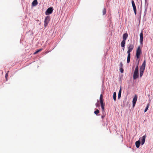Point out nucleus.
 Instances as JSON below:
<instances>
[{
    "label": "nucleus",
    "mask_w": 153,
    "mask_h": 153,
    "mask_svg": "<svg viewBox=\"0 0 153 153\" xmlns=\"http://www.w3.org/2000/svg\"><path fill=\"white\" fill-rule=\"evenodd\" d=\"M128 50L127 51V53H130L132 51L134 48V45L132 44H130L128 45Z\"/></svg>",
    "instance_id": "4"
},
{
    "label": "nucleus",
    "mask_w": 153,
    "mask_h": 153,
    "mask_svg": "<svg viewBox=\"0 0 153 153\" xmlns=\"http://www.w3.org/2000/svg\"><path fill=\"white\" fill-rule=\"evenodd\" d=\"M99 113V111L98 109L96 110L94 112V113L96 115H97Z\"/></svg>",
    "instance_id": "23"
},
{
    "label": "nucleus",
    "mask_w": 153,
    "mask_h": 153,
    "mask_svg": "<svg viewBox=\"0 0 153 153\" xmlns=\"http://www.w3.org/2000/svg\"><path fill=\"white\" fill-rule=\"evenodd\" d=\"M8 76V75H7V74H5V77H7Z\"/></svg>",
    "instance_id": "28"
},
{
    "label": "nucleus",
    "mask_w": 153,
    "mask_h": 153,
    "mask_svg": "<svg viewBox=\"0 0 153 153\" xmlns=\"http://www.w3.org/2000/svg\"><path fill=\"white\" fill-rule=\"evenodd\" d=\"M120 68H122L123 67V64L122 62L120 63Z\"/></svg>",
    "instance_id": "26"
},
{
    "label": "nucleus",
    "mask_w": 153,
    "mask_h": 153,
    "mask_svg": "<svg viewBox=\"0 0 153 153\" xmlns=\"http://www.w3.org/2000/svg\"><path fill=\"white\" fill-rule=\"evenodd\" d=\"M139 61H138L137 64L136 66V67L135 68H137V69H138V65L139 64Z\"/></svg>",
    "instance_id": "25"
},
{
    "label": "nucleus",
    "mask_w": 153,
    "mask_h": 153,
    "mask_svg": "<svg viewBox=\"0 0 153 153\" xmlns=\"http://www.w3.org/2000/svg\"><path fill=\"white\" fill-rule=\"evenodd\" d=\"M120 72L121 73H123V72L124 70H123V68H120Z\"/></svg>",
    "instance_id": "24"
},
{
    "label": "nucleus",
    "mask_w": 153,
    "mask_h": 153,
    "mask_svg": "<svg viewBox=\"0 0 153 153\" xmlns=\"http://www.w3.org/2000/svg\"><path fill=\"white\" fill-rule=\"evenodd\" d=\"M106 12V10L105 8H104L103 10L102 11V13H103V15H105Z\"/></svg>",
    "instance_id": "19"
},
{
    "label": "nucleus",
    "mask_w": 153,
    "mask_h": 153,
    "mask_svg": "<svg viewBox=\"0 0 153 153\" xmlns=\"http://www.w3.org/2000/svg\"><path fill=\"white\" fill-rule=\"evenodd\" d=\"M145 0L146 1V0Z\"/></svg>",
    "instance_id": "30"
},
{
    "label": "nucleus",
    "mask_w": 153,
    "mask_h": 153,
    "mask_svg": "<svg viewBox=\"0 0 153 153\" xmlns=\"http://www.w3.org/2000/svg\"><path fill=\"white\" fill-rule=\"evenodd\" d=\"M116 92H114L113 95V98L114 100L115 101L116 100Z\"/></svg>",
    "instance_id": "18"
},
{
    "label": "nucleus",
    "mask_w": 153,
    "mask_h": 153,
    "mask_svg": "<svg viewBox=\"0 0 153 153\" xmlns=\"http://www.w3.org/2000/svg\"><path fill=\"white\" fill-rule=\"evenodd\" d=\"M100 104H104L103 102V96L102 94H101L100 96Z\"/></svg>",
    "instance_id": "12"
},
{
    "label": "nucleus",
    "mask_w": 153,
    "mask_h": 153,
    "mask_svg": "<svg viewBox=\"0 0 153 153\" xmlns=\"http://www.w3.org/2000/svg\"><path fill=\"white\" fill-rule=\"evenodd\" d=\"M121 88H120V89L119 91L118 95V99H119L121 96Z\"/></svg>",
    "instance_id": "17"
},
{
    "label": "nucleus",
    "mask_w": 153,
    "mask_h": 153,
    "mask_svg": "<svg viewBox=\"0 0 153 153\" xmlns=\"http://www.w3.org/2000/svg\"><path fill=\"white\" fill-rule=\"evenodd\" d=\"M53 11V7H51L48 8L45 12L46 15H48L52 13Z\"/></svg>",
    "instance_id": "5"
},
{
    "label": "nucleus",
    "mask_w": 153,
    "mask_h": 153,
    "mask_svg": "<svg viewBox=\"0 0 153 153\" xmlns=\"http://www.w3.org/2000/svg\"><path fill=\"white\" fill-rule=\"evenodd\" d=\"M126 43V41H124L123 40L121 42V47H124L123 50L124 49V47L125 46V44Z\"/></svg>",
    "instance_id": "16"
},
{
    "label": "nucleus",
    "mask_w": 153,
    "mask_h": 153,
    "mask_svg": "<svg viewBox=\"0 0 153 153\" xmlns=\"http://www.w3.org/2000/svg\"><path fill=\"white\" fill-rule=\"evenodd\" d=\"M137 97L136 95H135L133 99L132 102H133V106L134 107L136 103L137 100Z\"/></svg>",
    "instance_id": "7"
},
{
    "label": "nucleus",
    "mask_w": 153,
    "mask_h": 153,
    "mask_svg": "<svg viewBox=\"0 0 153 153\" xmlns=\"http://www.w3.org/2000/svg\"><path fill=\"white\" fill-rule=\"evenodd\" d=\"M146 67V60H144L140 69V77L143 76Z\"/></svg>",
    "instance_id": "1"
},
{
    "label": "nucleus",
    "mask_w": 153,
    "mask_h": 153,
    "mask_svg": "<svg viewBox=\"0 0 153 153\" xmlns=\"http://www.w3.org/2000/svg\"><path fill=\"white\" fill-rule=\"evenodd\" d=\"M128 55L127 58V63H129L130 62V57H131V53H128Z\"/></svg>",
    "instance_id": "13"
},
{
    "label": "nucleus",
    "mask_w": 153,
    "mask_h": 153,
    "mask_svg": "<svg viewBox=\"0 0 153 153\" xmlns=\"http://www.w3.org/2000/svg\"><path fill=\"white\" fill-rule=\"evenodd\" d=\"M149 104L148 103L147 106H146V107L145 110L144 112H146L147 111V110L149 108Z\"/></svg>",
    "instance_id": "20"
},
{
    "label": "nucleus",
    "mask_w": 153,
    "mask_h": 153,
    "mask_svg": "<svg viewBox=\"0 0 153 153\" xmlns=\"http://www.w3.org/2000/svg\"><path fill=\"white\" fill-rule=\"evenodd\" d=\"M131 3H132V7L133 8V10H134V13H135V14L136 15L137 13V9H136V7L134 2L133 0H132L131 1Z\"/></svg>",
    "instance_id": "8"
},
{
    "label": "nucleus",
    "mask_w": 153,
    "mask_h": 153,
    "mask_svg": "<svg viewBox=\"0 0 153 153\" xmlns=\"http://www.w3.org/2000/svg\"><path fill=\"white\" fill-rule=\"evenodd\" d=\"M141 53V49L140 46H138L136 51V56L137 59H139Z\"/></svg>",
    "instance_id": "3"
},
{
    "label": "nucleus",
    "mask_w": 153,
    "mask_h": 153,
    "mask_svg": "<svg viewBox=\"0 0 153 153\" xmlns=\"http://www.w3.org/2000/svg\"><path fill=\"white\" fill-rule=\"evenodd\" d=\"M140 140H138L135 142L136 146L137 148H138L140 147Z\"/></svg>",
    "instance_id": "14"
},
{
    "label": "nucleus",
    "mask_w": 153,
    "mask_h": 153,
    "mask_svg": "<svg viewBox=\"0 0 153 153\" xmlns=\"http://www.w3.org/2000/svg\"><path fill=\"white\" fill-rule=\"evenodd\" d=\"M42 49H39L37 51H36L35 52H34V54H37L38 52H39L41 51H42Z\"/></svg>",
    "instance_id": "22"
},
{
    "label": "nucleus",
    "mask_w": 153,
    "mask_h": 153,
    "mask_svg": "<svg viewBox=\"0 0 153 153\" xmlns=\"http://www.w3.org/2000/svg\"><path fill=\"white\" fill-rule=\"evenodd\" d=\"M104 117L103 116H102V118H103Z\"/></svg>",
    "instance_id": "29"
},
{
    "label": "nucleus",
    "mask_w": 153,
    "mask_h": 153,
    "mask_svg": "<svg viewBox=\"0 0 153 153\" xmlns=\"http://www.w3.org/2000/svg\"><path fill=\"white\" fill-rule=\"evenodd\" d=\"M146 135L143 136L142 137L140 138V139L141 140V144L143 145L145 143V139H146Z\"/></svg>",
    "instance_id": "10"
},
{
    "label": "nucleus",
    "mask_w": 153,
    "mask_h": 153,
    "mask_svg": "<svg viewBox=\"0 0 153 153\" xmlns=\"http://www.w3.org/2000/svg\"><path fill=\"white\" fill-rule=\"evenodd\" d=\"M139 77V72H138V69H137V68H135V69L134 70V73L133 74V79H136L137 78Z\"/></svg>",
    "instance_id": "2"
},
{
    "label": "nucleus",
    "mask_w": 153,
    "mask_h": 153,
    "mask_svg": "<svg viewBox=\"0 0 153 153\" xmlns=\"http://www.w3.org/2000/svg\"><path fill=\"white\" fill-rule=\"evenodd\" d=\"M143 41V32L142 31L140 34V44H142Z\"/></svg>",
    "instance_id": "9"
},
{
    "label": "nucleus",
    "mask_w": 153,
    "mask_h": 153,
    "mask_svg": "<svg viewBox=\"0 0 153 153\" xmlns=\"http://www.w3.org/2000/svg\"><path fill=\"white\" fill-rule=\"evenodd\" d=\"M105 105V104H101V106L102 108V109L103 111H104L105 109V108L104 107V106Z\"/></svg>",
    "instance_id": "21"
},
{
    "label": "nucleus",
    "mask_w": 153,
    "mask_h": 153,
    "mask_svg": "<svg viewBox=\"0 0 153 153\" xmlns=\"http://www.w3.org/2000/svg\"><path fill=\"white\" fill-rule=\"evenodd\" d=\"M50 21V17L49 16H46L44 21V25L45 27H46L48 25V23H49V21Z\"/></svg>",
    "instance_id": "6"
},
{
    "label": "nucleus",
    "mask_w": 153,
    "mask_h": 153,
    "mask_svg": "<svg viewBox=\"0 0 153 153\" xmlns=\"http://www.w3.org/2000/svg\"><path fill=\"white\" fill-rule=\"evenodd\" d=\"M128 36V34L127 33H125L123 35V40L124 41H126Z\"/></svg>",
    "instance_id": "11"
},
{
    "label": "nucleus",
    "mask_w": 153,
    "mask_h": 153,
    "mask_svg": "<svg viewBox=\"0 0 153 153\" xmlns=\"http://www.w3.org/2000/svg\"><path fill=\"white\" fill-rule=\"evenodd\" d=\"M95 105H96V106L97 107H99V104H98V103H96Z\"/></svg>",
    "instance_id": "27"
},
{
    "label": "nucleus",
    "mask_w": 153,
    "mask_h": 153,
    "mask_svg": "<svg viewBox=\"0 0 153 153\" xmlns=\"http://www.w3.org/2000/svg\"><path fill=\"white\" fill-rule=\"evenodd\" d=\"M38 4L37 0H34L32 3V5L34 6L37 5Z\"/></svg>",
    "instance_id": "15"
}]
</instances>
